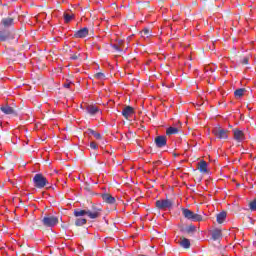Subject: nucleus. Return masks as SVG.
<instances>
[{
	"label": "nucleus",
	"mask_w": 256,
	"mask_h": 256,
	"mask_svg": "<svg viewBox=\"0 0 256 256\" xmlns=\"http://www.w3.org/2000/svg\"><path fill=\"white\" fill-rule=\"evenodd\" d=\"M101 213H103V209L99 206H92V210H76L74 211L75 217H83L87 215L89 219H99L101 217Z\"/></svg>",
	"instance_id": "1"
},
{
	"label": "nucleus",
	"mask_w": 256,
	"mask_h": 256,
	"mask_svg": "<svg viewBox=\"0 0 256 256\" xmlns=\"http://www.w3.org/2000/svg\"><path fill=\"white\" fill-rule=\"evenodd\" d=\"M156 207L160 211H171L173 209V201L170 199L157 200Z\"/></svg>",
	"instance_id": "2"
},
{
	"label": "nucleus",
	"mask_w": 256,
	"mask_h": 256,
	"mask_svg": "<svg viewBox=\"0 0 256 256\" xmlns=\"http://www.w3.org/2000/svg\"><path fill=\"white\" fill-rule=\"evenodd\" d=\"M182 213L185 219H188L190 221H203V216L195 214L193 211L187 208H182Z\"/></svg>",
	"instance_id": "3"
},
{
	"label": "nucleus",
	"mask_w": 256,
	"mask_h": 256,
	"mask_svg": "<svg viewBox=\"0 0 256 256\" xmlns=\"http://www.w3.org/2000/svg\"><path fill=\"white\" fill-rule=\"evenodd\" d=\"M42 223H43L44 227L53 228L59 223V218H57L56 216H53V215H46L42 219Z\"/></svg>",
	"instance_id": "4"
},
{
	"label": "nucleus",
	"mask_w": 256,
	"mask_h": 256,
	"mask_svg": "<svg viewBox=\"0 0 256 256\" xmlns=\"http://www.w3.org/2000/svg\"><path fill=\"white\" fill-rule=\"evenodd\" d=\"M34 186L37 187V189H43L45 185H47L48 181L43 174H36L33 178Z\"/></svg>",
	"instance_id": "5"
},
{
	"label": "nucleus",
	"mask_w": 256,
	"mask_h": 256,
	"mask_svg": "<svg viewBox=\"0 0 256 256\" xmlns=\"http://www.w3.org/2000/svg\"><path fill=\"white\" fill-rule=\"evenodd\" d=\"M212 133L217 139H228L229 137V131L221 127L213 128Z\"/></svg>",
	"instance_id": "6"
},
{
	"label": "nucleus",
	"mask_w": 256,
	"mask_h": 256,
	"mask_svg": "<svg viewBox=\"0 0 256 256\" xmlns=\"http://www.w3.org/2000/svg\"><path fill=\"white\" fill-rule=\"evenodd\" d=\"M232 133L234 135L235 141H238V143L245 141V134L243 133V131H241L239 129H233Z\"/></svg>",
	"instance_id": "7"
},
{
	"label": "nucleus",
	"mask_w": 256,
	"mask_h": 256,
	"mask_svg": "<svg viewBox=\"0 0 256 256\" xmlns=\"http://www.w3.org/2000/svg\"><path fill=\"white\" fill-rule=\"evenodd\" d=\"M197 169H199L200 173L207 174L209 173V164L205 160H201L197 163Z\"/></svg>",
	"instance_id": "8"
},
{
	"label": "nucleus",
	"mask_w": 256,
	"mask_h": 256,
	"mask_svg": "<svg viewBox=\"0 0 256 256\" xmlns=\"http://www.w3.org/2000/svg\"><path fill=\"white\" fill-rule=\"evenodd\" d=\"M122 115L125 117V119H129L132 115H135V109H133L131 106H126L122 110Z\"/></svg>",
	"instance_id": "9"
},
{
	"label": "nucleus",
	"mask_w": 256,
	"mask_h": 256,
	"mask_svg": "<svg viewBox=\"0 0 256 256\" xmlns=\"http://www.w3.org/2000/svg\"><path fill=\"white\" fill-rule=\"evenodd\" d=\"M89 35V29L87 28H82L80 30H78L75 34L74 37H76V39H83L86 36Z\"/></svg>",
	"instance_id": "10"
},
{
	"label": "nucleus",
	"mask_w": 256,
	"mask_h": 256,
	"mask_svg": "<svg viewBox=\"0 0 256 256\" xmlns=\"http://www.w3.org/2000/svg\"><path fill=\"white\" fill-rule=\"evenodd\" d=\"M0 110L2 111V113H4L5 115H15V109L9 105H4L0 107Z\"/></svg>",
	"instance_id": "11"
},
{
	"label": "nucleus",
	"mask_w": 256,
	"mask_h": 256,
	"mask_svg": "<svg viewBox=\"0 0 256 256\" xmlns=\"http://www.w3.org/2000/svg\"><path fill=\"white\" fill-rule=\"evenodd\" d=\"M211 235L214 241H219V239L223 237V232L221 231V229L215 228L214 230H212Z\"/></svg>",
	"instance_id": "12"
},
{
	"label": "nucleus",
	"mask_w": 256,
	"mask_h": 256,
	"mask_svg": "<svg viewBox=\"0 0 256 256\" xmlns=\"http://www.w3.org/2000/svg\"><path fill=\"white\" fill-rule=\"evenodd\" d=\"M155 143H156L157 147H165V145H167V137L158 136L155 139Z\"/></svg>",
	"instance_id": "13"
},
{
	"label": "nucleus",
	"mask_w": 256,
	"mask_h": 256,
	"mask_svg": "<svg viewBox=\"0 0 256 256\" xmlns=\"http://www.w3.org/2000/svg\"><path fill=\"white\" fill-rule=\"evenodd\" d=\"M102 199L105 203H109V205H114L116 202L115 197L111 196V194H102Z\"/></svg>",
	"instance_id": "14"
},
{
	"label": "nucleus",
	"mask_w": 256,
	"mask_h": 256,
	"mask_svg": "<svg viewBox=\"0 0 256 256\" xmlns=\"http://www.w3.org/2000/svg\"><path fill=\"white\" fill-rule=\"evenodd\" d=\"M86 111L87 113H89L90 115H97V113H99V107L95 106V105H88L86 107Z\"/></svg>",
	"instance_id": "15"
},
{
	"label": "nucleus",
	"mask_w": 256,
	"mask_h": 256,
	"mask_svg": "<svg viewBox=\"0 0 256 256\" xmlns=\"http://www.w3.org/2000/svg\"><path fill=\"white\" fill-rule=\"evenodd\" d=\"M217 223H219V225H221L222 223L225 222V219H227V212H220L217 217Z\"/></svg>",
	"instance_id": "16"
},
{
	"label": "nucleus",
	"mask_w": 256,
	"mask_h": 256,
	"mask_svg": "<svg viewBox=\"0 0 256 256\" xmlns=\"http://www.w3.org/2000/svg\"><path fill=\"white\" fill-rule=\"evenodd\" d=\"M73 19H75V14L74 13H69V12H65L64 13V21L65 23H70V21H73Z\"/></svg>",
	"instance_id": "17"
},
{
	"label": "nucleus",
	"mask_w": 256,
	"mask_h": 256,
	"mask_svg": "<svg viewBox=\"0 0 256 256\" xmlns=\"http://www.w3.org/2000/svg\"><path fill=\"white\" fill-rule=\"evenodd\" d=\"M180 245L184 249H189V247H191V241H189V239H187V238H182L180 240Z\"/></svg>",
	"instance_id": "18"
},
{
	"label": "nucleus",
	"mask_w": 256,
	"mask_h": 256,
	"mask_svg": "<svg viewBox=\"0 0 256 256\" xmlns=\"http://www.w3.org/2000/svg\"><path fill=\"white\" fill-rule=\"evenodd\" d=\"M140 36L142 37V39H149L151 37V31L145 28L140 32Z\"/></svg>",
	"instance_id": "19"
},
{
	"label": "nucleus",
	"mask_w": 256,
	"mask_h": 256,
	"mask_svg": "<svg viewBox=\"0 0 256 256\" xmlns=\"http://www.w3.org/2000/svg\"><path fill=\"white\" fill-rule=\"evenodd\" d=\"M179 133V129L175 127H169L166 129V135H177Z\"/></svg>",
	"instance_id": "20"
},
{
	"label": "nucleus",
	"mask_w": 256,
	"mask_h": 256,
	"mask_svg": "<svg viewBox=\"0 0 256 256\" xmlns=\"http://www.w3.org/2000/svg\"><path fill=\"white\" fill-rule=\"evenodd\" d=\"M13 21V18H4L2 19V24L4 27H11V25H13Z\"/></svg>",
	"instance_id": "21"
},
{
	"label": "nucleus",
	"mask_w": 256,
	"mask_h": 256,
	"mask_svg": "<svg viewBox=\"0 0 256 256\" xmlns=\"http://www.w3.org/2000/svg\"><path fill=\"white\" fill-rule=\"evenodd\" d=\"M86 224H87V219H85V218H78L75 221V225L77 227H82V225H86Z\"/></svg>",
	"instance_id": "22"
},
{
	"label": "nucleus",
	"mask_w": 256,
	"mask_h": 256,
	"mask_svg": "<svg viewBox=\"0 0 256 256\" xmlns=\"http://www.w3.org/2000/svg\"><path fill=\"white\" fill-rule=\"evenodd\" d=\"M235 97H243V95H245V88H240L235 90L234 92Z\"/></svg>",
	"instance_id": "23"
},
{
	"label": "nucleus",
	"mask_w": 256,
	"mask_h": 256,
	"mask_svg": "<svg viewBox=\"0 0 256 256\" xmlns=\"http://www.w3.org/2000/svg\"><path fill=\"white\" fill-rule=\"evenodd\" d=\"M249 208L252 211H256V199L249 203Z\"/></svg>",
	"instance_id": "24"
},
{
	"label": "nucleus",
	"mask_w": 256,
	"mask_h": 256,
	"mask_svg": "<svg viewBox=\"0 0 256 256\" xmlns=\"http://www.w3.org/2000/svg\"><path fill=\"white\" fill-rule=\"evenodd\" d=\"M95 78H96V79H104V78H105V74H103V73H101V72L96 73V74H95Z\"/></svg>",
	"instance_id": "25"
},
{
	"label": "nucleus",
	"mask_w": 256,
	"mask_h": 256,
	"mask_svg": "<svg viewBox=\"0 0 256 256\" xmlns=\"http://www.w3.org/2000/svg\"><path fill=\"white\" fill-rule=\"evenodd\" d=\"M90 147H91V149H94V150L99 149V145H97L95 142H91Z\"/></svg>",
	"instance_id": "26"
},
{
	"label": "nucleus",
	"mask_w": 256,
	"mask_h": 256,
	"mask_svg": "<svg viewBox=\"0 0 256 256\" xmlns=\"http://www.w3.org/2000/svg\"><path fill=\"white\" fill-rule=\"evenodd\" d=\"M91 133L95 137V139H101V135L99 133H97L95 131H92Z\"/></svg>",
	"instance_id": "27"
},
{
	"label": "nucleus",
	"mask_w": 256,
	"mask_h": 256,
	"mask_svg": "<svg viewBox=\"0 0 256 256\" xmlns=\"http://www.w3.org/2000/svg\"><path fill=\"white\" fill-rule=\"evenodd\" d=\"M0 41H7V36H5V34H0Z\"/></svg>",
	"instance_id": "28"
},
{
	"label": "nucleus",
	"mask_w": 256,
	"mask_h": 256,
	"mask_svg": "<svg viewBox=\"0 0 256 256\" xmlns=\"http://www.w3.org/2000/svg\"><path fill=\"white\" fill-rule=\"evenodd\" d=\"M64 87H65L66 89H69V88L71 87V83H65V84H64Z\"/></svg>",
	"instance_id": "29"
},
{
	"label": "nucleus",
	"mask_w": 256,
	"mask_h": 256,
	"mask_svg": "<svg viewBox=\"0 0 256 256\" xmlns=\"http://www.w3.org/2000/svg\"><path fill=\"white\" fill-rule=\"evenodd\" d=\"M244 63H248V60H247V59H244Z\"/></svg>",
	"instance_id": "30"
}]
</instances>
